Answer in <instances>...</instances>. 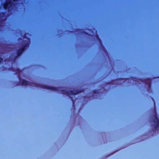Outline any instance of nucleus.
Returning a JSON list of instances; mask_svg holds the SVG:
<instances>
[{"label":"nucleus","instance_id":"4","mask_svg":"<svg viewBox=\"0 0 159 159\" xmlns=\"http://www.w3.org/2000/svg\"><path fill=\"white\" fill-rule=\"evenodd\" d=\"M1 58H0V60H1ZM1 61H0V62Z\"/></svg>","mask_w":159,"mask_h":159},{"label":"nucleus","instance_id":"3","mask_svg":"<svg viewBox=\"0 0 159 159\" xmlns=\"http://www.w3.org/2000/svg\"><path fill=\"white\" fill-rule=\"evenodd\" d=\"M157 121H158V123L159 124V121L157 120Z\"/></svg>","mask_w":159,"mask_h":159},{"label":"nucleus","instance_id":"1","mask_svg":"<svg viewBox=\"0 0 159 159\" xmlns=\"http://www.w3.org/2000/svg\"><path fill=\"white\" fill-rule=\"evenodd\" d=\"M17 0H8L7 2L4 4V7L5 9L9 10V7L11 6L12 5V1L15 2Z\"/></svg>","mask_w":159,"mask_h":159},{"label":"nucleus","instance_id":"2","mask_svg":"<svg viewBox=\"0 0 159 159\" xmlns=\"http://www.w3.org/2000/svg\"><path fill=\"white\" fill-rule=\"evenodd\" d=\"M27 84V82L26 81H25V83H23L24 84Z\"/></svg>","mask_w":159,"mask_h":159}]
</instances>
